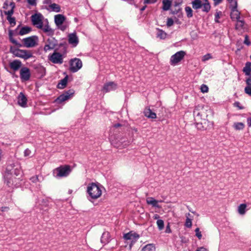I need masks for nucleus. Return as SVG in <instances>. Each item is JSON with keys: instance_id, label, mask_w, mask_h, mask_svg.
Instances as JSON below:
<instances>
[{"instance_id": "obj_47", "label": "nucleus", "mask_w": 251, "mask_h": 251, "mask_svg": "<svg viewBox=\"0 0 251 251\" xmlns=\"http://www.w3.org/2000/svg\"><path fill=\"white\" fill-rule=\"evenodd\" d=\"M14 10L13 9H10V10H8L7 11H5L4 13L5 15L7 16V17H9V16L11 17L12 15L13 14Z\"/></svg>"}, {"instance_id": "obj_13", "label": "nucleus", "mask_w": 251, "mask_h": 251, "mask_svg": "<svg viewBox=\"0 0 251 251\" xmlns=\"http://www.w3.org/2000/svg\"><path fill=\"white\" fill-rule=\"evenodd\" d=\"M50 60L53 63L61 64L63 62V57L61 54L55 52L50 57Z\"/></svg>"}, {"instance_id": "obj_44", "label": "nucleus", "mask_w": 251, "mask_h": 251, "mask_svg": "<svg viewBox=\"0 0 251 251\" xmlns=\"http://www.w3.org/2000/svg\"><path fill=\"white\" fill-rule=\"evenodd\" d=\"M192 220L187 218L185 222V226L188 227H191L192 226Z\"/></svg>"}, {"instance_id": "obj_57", "label": "nucleus", "mask_w": 251, "mask_h": 251, "mask_svg": "<svg viewBox=\"0 0 251 251\" xmlns=\"http://www.w3.org/2000/svg\"><path fill=\"white\" fill-rule=\"evenodd\" d=\"M10 6L11 7V9H13L15 8V3L13 2H10Z\"/></svg>"}, {"instance_id": "obj_49", "label": "nucleus", "mask_w": 251, "mask_h": 251, "mask_svg": "<svg viewBox=\"0 0 251 251\" xmlns=\"http://www.w3.org/2000/svg\"><path fill=\"white\" fill-rule=\"evenodd\" d=\"M31 152L28 149H26L24 151V155L25 156H28L30 155Z\"/></svg>"}, {"instance_id": "obj_9", "label": "nucleus", "mask_w": 251, "mask_h": 251, "mask_svg": "<svg viewBox=\"0 0 251 251\" xmlns=\"http://www.w3.org/2000/svg\"><path fill=\"white\" fill-rule=\"evenodd\" d=\"M82 66V61L80 59L75 58L70 61V70L75 73L78 71Z\"/></svg>"}, {"instance_id": "obj_16", "label": "nucleus", "mask_w": 251, "mask_h": 251, "mask_svg": "<svg viewBox=\"0 0 251 251\" xmlns=\"http://www.w3.org/2000/svg\"><path fill=\"white\" fill-rule=\"evenodd\" d=\"M124 238L126 240H131L132 241H136L139 238V235L135 232L130 231L124 235Z\"/></svg>"}, {"instance_id": "obj_37", "label": "nucleus", "mask_w": 251, "mask_h": 251, "mask_svg": "<svg viewBox=\"0 0 251 251\" xmlns=\"http://www.w3.org/2000/svg\"><path fill=\"white\" fill-rule=\"evenodd\" d=\"M7 19L12 26L16 25V20L14 17L9 16V17H7Z\"/></svg>"}, {"instance_id": "obj_1", "label": "nucleus", "mask_w": 251, "mask_h": 251, "mask_svg": "<svg viewBox=\"0 0 251 251\" xmlns=\"http://www.w3.org/2000/svg\"><path fill=\"white\" fill-rule=\"evenodd\" d=\"M211 112L208 107H204L203 105H197L194 110V115L197 120H201V122L197 123V127L199 129H206L211 125L208 121L207 118Z\"/></svg>"}, {"instance_id": "obj_12", "label": "nucleus", "mask_w": 251, "mask_h": 251, "mask_svg": "<svg viewBox=\"0 0 251 251\" xmlns=\"http://www.w3.org/2000/svg\"><path fill=\"white\" fill-rule=\"evenodd\" d=\"M20 77L22 81L28 80L30 77L29 69L27 67H23L20 70Z\"/></svg>"}, {"instance_id": "obj_33", "label": "nucleus", "mask_w": 251, "mask_h": 251, "mask_svg": "<svg viewBox=\"0 0 251 251\" xmlns=\"http://www.w3.org/2000/svg\"><path fill=\"white\" fill-rule=\"evenodd\" d=\"M157 37L161 39H165L166 37V33L162 30L158 29L157 33Z\"/></svg>"}, {"instance_id": "obj_46", "label": "nucleus", "mask_w": 251, "mask_h": 251, "mask_svg": "<svg viewBox=\"0 0 251 251\" xmlns=\"http://www.w3.org/2000/svg\"><path fill=\"white\" fill-rule=\"evenodd\" d=\"M174 24V21L172 18H168L167 22V25L168 26H171Z\"/></svg>"}, {"instance_id": "obj_14", "label": "nucleus", "mask_w": 251, "mask_h": 251, "mask_svg": "<svg viewBox=\"0 0 251 251\" xmlns=\"http://www.w3.org/2000/svg\"><path fill=\"white\" fill-rule=\"evenodd\" d=\"M117 85L114 82H109L104 84L102 91L104 93H107L116 90Z\"/></svg>"}, {"instance_id": "obj_59", "label": "nucleus", "mask_w": 251, "mask_h": 251, "mask_svg": "<svg viewBox=\"0 0 251 251\" xmlns=\"http://www.w3.org/2000/svg\"><path fill=\"white\" fill-rule=\"evenodd\" d=\"M11 37H13V32L10 30L9 31V37L10 38Z\"/></svg>"}, {"instance_id": "obj_35", "label": "nucleus", "mask_w": 251, "mask_h": 251, "mask_svg": "<svg viewBox=\"0 0 251 251\" xmlns=\"http://www.w3.org/2000/svg\"><path fill=\"white\" fill-rule=\"evenodd\" d=\"M131 140H127V141H125L123 139H122L121 140V144H122V147L123 148H126V147H127L129 145H130L131 143Z\"/></svg>"}, {"instance_id": "obj_40", "label": "nucleus", "mask_w": 251, "mask_h": 251, "mask_svg": "<svg viewBox=\"0 0 251 251\" xmlns=\"http://www.w3.org/2000/svg\"><path fill=\"white\" fill-rule=\"evenodd\" d=\"M212 58V56L210 54L207 53L204 56H203L202 58V61L204 62Z\"/></svg>"}, {"instance_id": "obj_38", "label": "nucleus", "mask_w": 251, "mask_h": 251, "mask_svg": "<svg viewBox=\"0 0 251 251\" xmlns=\"http://www.w3.org/2000/svg\"><path fill=\"white\" fill-rule=\"evenodd\" d=\"M244 91L246 94L251 97V86H247L245 87Z\"/></svg>"}, {"instance_id": "obj_58", "label": "nucleus", "mask_w": 251, "mask_h": 251, "mask_svg": "<svg viewBox=\"0 0 251 251\" xmlns=\"http://www.w3.org/2000/svg\"><path fill=\"white\" fill-rule=\"evenodd\" d=\"M227 0L230 3V5H232V4L234 2H237V1L235 0Z\"/></svg>"}, {"instance_id": "obj_29", "label": "nucleus", "mask_w": 251, "mask_h": 251, "mask_svg": "<svg viewBox=\"0 0 251 251\" xmlns=\"http://www.w3.org/2000/svg\"><path fill=\"white\" fill-rule=\"evenodd\" d=\"M49 7L52 11L55 12H59L60 11V6L57 4L52 3L50 5Z\"/></svg>"}, {"instance_id": "obj_41", "label": "nucleus", "mask_w": 251, "mask_h": 251, "mask_svg": "<svg viewBox=\"0 0 251 251\" xmlns=\"http://www.w3.org/2000/svg\"><path fill=\"white\" fill-rule=\"evenodd\" d=\"M9 40H10V42H11L12 43H13L15 45H16L19 47H22L21 44L19 43L14 38H13V37H11L10 38H9Z\"/></svg>"}, {"instance_id": "obj_50", "label": "nucleus", "mask_w": 251, "mask_h": 251, "mask_svg": "<svg viewBox=\"0 0 251 251\" xmlns=\"http://www.w3.org/2000/svg\"><path fill=\"white\" fill-rule=\"evenodd\" d=\"M244 43L248 46H249L251 44V42H250L247 35H246V36H245V39L244 41Z\"/></svg>"}, {"instance_id": "obj_53", "label": "nucleus", "mask_w": 251, "mask_h": 251, "mask_svg": "<svg viewBox=\"0 0 251 251\" xmlns=\"http://www.w3.org/2000/svg\"><path fill=\"white\" fill-rule=\"evenodd\" d=\"M240 102H238V101H236V102H235L234 103V105L235 106L238 107H239V108L240 109H242V108H243V107H242L240 106Z\"/></svg>"}, {"instance_id": "obj_4", "label": "nucleus", "mask_w": 251, "mask_h": 251, "mask_svg": "<svg viewBox=\"0 0 251 251\" xmlns=\"http://www.w3.org/2000/svg\"><path fill=\"white\" fill-rule=\"evenodd\" d=\"M71 172V169L69 165L61 166L53 170V175L56 178L66 177Z\"/></svg>"}, {"instance_id": "obj_8", "label": "nucleus", "mask_w": 251, "mask_h": 251, "mask_svg": "<svg viewBox=\"0 0 251 251\" xmlns=\"http://www.w3.org/2000/svg\"><path fill=\"white\" fill-rule=\"evenodd\" d=\"M43 19V16L40 13H36L31 17L32 24L38 28L42 27Z\"/></svg>"}, {"instance_id": "obj_62", "label": "nucleus", "mask_w": 251, "mask_h": 251, "mask_svg": "<svg viewBox=\"0 0 251 251\" xmlns=\"http://www.w3.org/2000/svg\"><path fill=\"white\" fill-rule=\"evenodd\" d=\"M120 126H121V125L120 124H117L114 125V127L116 128H117Z\"/></svg>"}, {"instance_id": "obj_25", "label": "nucleus", "mask_w": 251, "mask_h": 251, "mask_svg": "<svg viewBox=\"0 0 251 251\" xmlns=\"http://www.w3.org/2000/svg\"><path fill=\"white\" fill-rule=\"evenodd\" d=\"M31 31V28L30 27L25 26L22 27L21 28L19 34L20 35H25V34H26L29 33Z\"/></svg>"}, {"instance_id": "obj_55", "label": "nucleus", "mask_w": 251, "mask_h": 251, "mask_svg": "<svg viewBox=\"0 0 251 251\" xmlns=\"http://www.w3.org/2000/svg\"><path fill=\"white\" fill-rule=\"evenodd\" d=\"M246 83L248 86H251V77L247 79Z\"/></svg>"}, {"instance_id": "obj_2", "label": "nucleus", "mask_w": 251, "mask_h": 251, "mask_svg": "<svg viewBox=\"0 0 251 251\" xmlns=\"http://www.w3.org/2000/svg\"><path fill=\"white\" fill-rule=\"evenodd\" d=\"M87 192L93 199H97L101 196L102 194L100 186L94 183H92L88 186Z\"/></svg>"}, {"instance_id": "obj_56", "label": "nucleus", "mask_w": 251, "mask_h": 251, "mask_svg": "<svg viewBox=\"0 0 251 251\" xmlns=\"http://www.w3.org/2000/svg\"><path fill=\"white\" fill-rule=\"evenodd\" d=\"M219 18V14L218 13H217L216 14H215V21L216 22H217L218 23L219 21H218V19Z\"/></svg>"}, {"instance_id": "obj_42", "label": "nucleus", "mask_w": 251, "mask_h": 251, "mask_svg": "<svg viewBox=\"0 0 251 251\" xmlns=\"http://www.w3.org/2000/svg\"><path fill=\"white\" fill-rule=\"evenodd\" d=\"M54 46L53 45L46 44L44 47V50L45 51H47L51 49H53Z\"/></svg>"}, {"instance_id": "obj_30", "label": "nucleus", "mask_w": 251, "mask_h": 251, "mask_svg": "<svg viewBox=\"0 0 251 251\" xmlns=\"http://www.w3.org/2000/svg\"><path fill=\"white\" fill-rule=\"evenodd\" d=\"M236 21L237 23L236 24L235 28L236 29L240 30L244 28V22L239 19Z\"/></svg>"}, {"instance_id": "obj_34", "label": "nucleus", "mask_w": 251, "mask_h": 251, "mask_svg": "<svg viewBox=\"0 0 251 251\" xmlns=\"http://www.w3.org/2000/svg\"><path fill=\"white\" fill-rule=\"evenodd\" d=\"M185 10L188 18H191L193 16V11L190 7H186Z\"/></svg>"}, {"instance_id": "obj_17", "label": "nucleus", "mask_w": 251, "mask_h": 251, "mask_svg": "<svg viewBox=\"0 0 251 251\" xmlns=\"http://www.w3.org/2000/svg\"><path fill=\"white\" fill-rule=\"evenodd\" d=\"M69 42L70 44L76 46L78 43V38L75 33L70 34L68 36Z\"/></svg>"}, {"instance_id": "obj_45", "label": "nucleus", "mask_w": 251, "mask_h": 251, "mask_svg": "<svg viewBox=\"0 0 251 251\" xmlns=\"http://www.w3.org/2000/svg\"><path fill=\"white\" fill-rule=\"evenodd\" d=\"M157 0H143V3L145 4L154 3Z\"/></svg>"}, {"instance_id": "obj_52", "label": "nucleus", "mask_w": 251, "mask_h": 251, "mask_svg": "<svg viewBox=\"0 0 251 251\" xmlns=\"http://www.w3.org/2000/svg\"><path fill=\"white\" fill-rule=\"evenodd\" d=\"M196 251H208L206 249L203 247H200L198 248Z\"/></svg>"}, {"instance_id": "obj_61", "label": "nucleus", "mask_w": 251, "mask_h": 251, "mask_svg": "<svg viewBox=\"0 0 251 251\" xmlns=\"http://www.w3.org/2000/svg\"><path fill=\"white\" fill-rule=\"evenodd\" d=\"M8 209V208L7 207H2L1 208V210L2 211H5V210Z\"/></svg>"}, {"instance_id": "obj_6", "label": "nucleus", "mask_w": 251, "mask_h": 251, "mask_svg": "<svg viewBox=\"0 0 251 251\" xmlns=\"http://www.w3.org/2000/svg\"><path fill=\"white\" fill-rule=\"evenodd\" d=\"M24 46L26 48H33L38 45V38L37 36H32L22 40Z\"/></svg>"}, {"instance_id": "obj_63", "label": "nucleus", "mask_w": 251, "mask_h": 251, "mask_svg": "<svg viewBox=\"0 0 251 251\" xmlns=\"http://www.w3.org/2000/svg\"><path fill=\"white\" fill-rule=\"evenodd\" d=\"M159 215H157V214H155V215L153 216V218H154V219H158V218H159Z\"/></svg>"}, {"instance_id": "obj_36", "label": "nucleus", "mask_w": 251, "mask_h": 251, "mask_svg": "<svg viewBox=\"0 0 251 251\" xmlns=\"http://www.w3.org/2000/svg\"><path fill=\"white\" fill-rule=\"evenodd\" d=\"M157 225L159 230H162L164 228V222L162 220H158L157 221Z\"/></svg>"}, {"instance_id": "obj_19", "label": "nucleus", "mask_w": 251, "mask_h": 251, "mask_svg": "<svg viewBox=\"0 0 251 251\" xmlns=\"http://www.w3.org/2000/svg\"><path fill=\"white\" fill-rule=\"evenodd\" d=\"M66 19L64 16L61 14H58L54 17V22L56 25L58 26L62 25Z\"/></svg>"}, {"instance_id": "obj_21", "label": "nucleus", "mask_w": 251, "mask_h": 251, "mask_svg": "<svg viewBox=\"0 0 251 251\" xmlns=\"http://www.w3.org/2000/svg\"><path fill=\"white\" fill-rule=\"evenodd\" d=\"M41 29H42L43 31L49 36L52 35L54 33L53 30H52L48 24H47L44 26L43 24L42 27Z\"/></svg>"}, {"instance_id": "obj_48", "label": "nucleus", "mask_w": 251, "mask_h": 251, "mask_svg": "<svg viewBox=\"0 0 251 251\" xmlns=\"http://www.w3.org/2000/svg\"><path fill=\"white\" fill-rule=\"evenodd\" d=\"M36 0H27V1L29 5L35 6L36 5Z\"/></svg>"}, {"instance_id": "obj_10", "label": "nucleus", "mask_w": 251, "mask_h": 251, "mask_svg": "<svg viewBox=\"0 0 251 251\" xmlns=\"http://www.w3.org/2000/svg\"><path fill=\"white\" fill-rule=\"evenodd\" d=\"M231 9L230 17L233 20H238L240 19V12L237 10V2H234L230 5Z\"/></svg>"}, {"instance_id": "obj_51", "label": "nucleus", "mask_w": 251, "mask_h": 251, "mask_svg": "<svg viewBox=\"0 0 251 251\" xmlns=\"http://www.w3.org/2000/svg\"><path fill=\"white\" fill-rule=\"evenodd\" d=\"M30 179L33 182H36L37 181H38V177L37 176H36L32 177Z\"/></svg>"}, {"instance_id": "obj_24", "label": "nucleus", "mask_w": 251, "mask_h": 251, "mask_svg": "<svg viewBox=\"0 0 251 251\" xmlns=\"http://www.w3.org/2000/svg\"><path fill=\"white\" fill-rule=\"evenodd\" d=\"M110 237V234L108 232H104L101 237V242L106 244L109 242Z\"/></svg>"}, {"instance_id": "obj_22", "label": "nucleus", "mask_w": 251, "mask_h": 251, "mask_svg": "<svg viewBox=\"0 0 251 251\" xmlns=\"http://www.w3.org/2000/svg\"><path fill=\"white\" fill-rule=\"evenodd\" d=\"M146 202L148 204L151 205L153 207L157 208L160 207L158 204L159 201L155 200L154 198L152 197L147 198L146 199Z\"/></svg>"}, {"instance_id": "obj_15", "label": "nucleus", "mask_w": 251, "mask_h": 251, "mask_svg": "<svg viewBox=\"0 0 251 251\" xmlns=\"http://www.w3.org/2000/svg\"><path fill=\"white\" fill-rule=\"evenodd\" d=\"M17 100L18 103L20 106L23 107H26L27 99L25 96L22 92H21L18 95Z\"/></svg>"}, {"instance_id": "obj_11", "label": "nucleus", "mask_w": 251, "mask_h": 251, "mask_svg": "<svg viewBox=\"0 0 251 251\" xmlns=\"http://www.w3.org/2000/svg\"><path fill=\"white\" fill-rule=\"evenodd\" d=\"M74 94V90H69V91L61 95L56 99L55 101L58 103H61L62 102H64L69 99L71 98V96H72Z\"/></svg>"}, {"instance_id": "obj_54", "label": "nucleus", "mask_w": 251, "mask_h": 251, "mask_svg": "<svg viewBox=\"0 0 251 251\" xmlns=\"http://www.w3.org/2000/svg\"><path fill=\"white\" fill-rule=\"evenodd\" d=\"M213 1L214 2V4L217 5L221 3L223 0H213Z\"/></svg>"}, {"instance_id": "obj_31", "label": "nucleus", "mask_w": 251, "mask_h": 251, "mask_svg": "<svg viewBox=\"0 0 251 251\" xmlns=\"http://www.w3.org/2000/svg\"><path fill=\"white\" fill-rule=\"evenodd\" d=\"M251 63L250 62H247L246 64V66L243 69V72L246 75H249L250 74L251 71Z\"/></svg>"}, {"instance_id": "obj_39", "label": "nucleus", "mask_w": 251, "mask_h": 251, "mask_svg": "<svg viewBox=\"0 0 251 251\" xmlns=\"http://www.w3.org/2000/svg\"><path fill=\"white\" fill-rule=\"evenodd\" d=\"M201 92L203 93H207L208 91V87H207V85H204V84H202L201 86Z\"/></svg>"}, {"instance_id": "obj_3", "label": "nucleus", "mask_w": 251, "mask_h": 251, "mask_svg": "<svg viewBox=\"0 0 251 251\" xmlns=\"http://www.w3.org/2000/svg\"><path fill=\"white\" fill-rule=\"evenodd\" d=\"M192 7L195 9L202 8V11L208 12L211 8L210 4L208 0H194L192 2Z\"/></svg>"}, {"instance_id": "obj_28", "label": "nucleus", "mask_w": 251, "mask_h": 251, "mask_svg": "<svg viewBox=\"0 0 251 251\" xmlns=\"http://www.w3.org/2000/svg\"><path fill=\"white\" fill-rule=\"evenodd\" d=\"M163 7L162 8L164 10H168L171 6V2L169 0H163Z\"/></svg>"}, {"instance_id": "obj_5", "label": "nucleus", "mask_w": 251, "mask_h": 251, "mask_svg": "<svg viewBox=\"0 0 251 251\" xmlns=\"http://www.w3.org/2000/svg\"><path fill=\"white\" fill-rule=\"evenodd\" d=\"M10 52L15 56L27 60L32 56V53L30 50H21L11 47Z\"/></svg>"}, {"instance_id": "obj_23", "label": "nucleus", "mask_w": 251, "mask_h": 251, "mask_svg": "<svg viewBox=\"0 0 251 251\" xmlns=\"http://www.w3.org/2000/svg\"><path fill=\"white\" fill-rule=\"evenodd\" d=\"M247 204L242 203L240 204L237 208V211L240 215H244L246 212Z\"/></svg>"}, {"instance_id": "obj_20", "label": "nucleus", "mask_w": 251, "mask_h": 251, "mask_svg": "<svg viewBox=\"0 0 251 251\" xmlns=\"http://www.w3.org/2000/svg\"><path fill=\"white\" fill-rule=\"evenodd\" d=\"M144 114L145 116L151 119H155L156 118V114L152 112L151 109L149 108H145L144 110Z\"/></svg>"}, {"instance_id": "obj_7", "label": "nucleus", "mask_w": 251, "mask_h": 251, "mask_svg": "<svg viewBox=\"0 0 251 251\" xmlns=\"http://www.w3.org/2000/svg\"><path fill=\"white\" fill-rule=\"evenodd\" d=\"M185 52L184 51L181 50L177 51L175 54L173 55L170 58V63L172 66L176 65L181 60L184 58Z\"/></svg>"}, {"instance_id": "obj_64", "label": "nucleus", "mask_w": 251, "mask_h": 251, "mask_svg": "<svg viewBox=\"0 0 251 251\" xmlns=\"http://www.w3.org/2000/svg\"><path fill=\"white\" fill-rule=\"evenodd\" d=\"M10 183V181H7V184L9 185Z\"/></svg>"}, {"instance_id": "obj_43", "label": "nucleus", "mask_w": 251, "mask_h": 251, "mask_svg": "<svg viewBox=\"0 0 251 251\" xmlns=\"http://www.w3.org/2000/svg\"><path fill=\"white\" fill-rule=\"evenodd\" d=\"M196 235L199 239H201L202 237L201 231H200L199 228H197L195 229Z\"/></svg>"}, {"instance_id": "obj_32", "label": "nucleus", "mask_w": 251, "mask_h": 251, "mask_svg": "<svg viewBox=\"0 0 251 251\" xmlns=\"http://www.w3.org/2000/svg\"><path fill=\"white\" fill-rule=\"evenodd\" d=\"M233 127L236 130H242L244 128L245 125L241 122L235 123H234Z\"/></svg>"}, {"instance_id": "obj_60", "label": "nucleus", "mask_w": 251, "mask_h": 251, "mask_svg": "<svg viewBox=\"0 0 251 251\" xmlns=\"http://www.w3.org/2000/svg\"><path fill=\"white\" fill-rule=\"evenodd\" d=\"M147 7V6L145 5V6H144L143 7H142L141 9H140V11L141 12H143V11H144L145 10V9Z\"/></svg>"}, {"instance_id": "obj_26", "label": "nucleus", "mask_w": 251, "mask_h": 251, "mask_svg": "<svg viewBox=\"0 0 251 251\" xmlns=\"http://www.w3.org/2000/svg\"><path fill=\"white\" fill-rule=\"evenodd\" d=\"M155 247L153 244H149L144 246L141 251H155Z\"/></svg>"}, {"instance_id": "obj_27", "label": "nucleus", "mask_w": 251, "mask_h": 251, "mask_svg": "<svg viewBox=\"0 0 251 251\" xmlns=\"http://www.w3.org/2000/svg\"><path fill=\"white\" fill-rule=\"evenodd\" d=\"M68 81V76L67 75L63 79L61 80L57 85L59 89H63L67 85Z\"/></svg>"}, {"instance_id": "obj_18", "label": "nucleus", "mask_w": 251, "mask_h": 251, "mask_svg": "<svg viewBox=\"0 0 251 251\" xmlns=\"http://www.w3.org/2000/svg\"><path fill=\"white\" fill-rule=\"evenodd\" d=\"M21 66L22 62L19 60H15L9 64L10 68L14 71L18 70Z\"/></svg>"}]
</instances>
